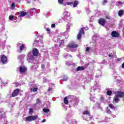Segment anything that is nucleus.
Segmentation results:
<instances>
[{
  "mask_svg": "<svg viewBox=\"0 0 124 124\" xmlns=\"http://www.w3.org/2000/svg\"><path fill=\"white\" fill-rule=\"evenodd\" d=\"M62 19L65 23L68 22L66 25V31H69L70 30V28L72 26V23L70 22V13L66 11H64Z\"/></svg>",
  "mask_w": 124,
  "mask_h": 124,
  "instance_id": "nucleus-1",
  "label": "nucleus"
},
{
  "mask_svg": "<svg viewBox=\"0 0 124 124\" xmlns=\"http://www.w3.org/2000/svg\"><path fill=\"white\" fill-rule=\"evenodd\" d=\"M83 118L85 121H90L93 119V117H91L90 111L85 110L83 111Z\"/></svg>",
  "mask_w": 124,
  "mask_h": 124,
  "instance_id": "nucleus-2",
  "label": "nucleus"
},
{
  "mask_svg": "<svg viewBox=\"0 0 124 124\" xmlns=\"http://www.w3.org/2000/svg\"><path fill=\"white\" fill-rule=\"evenodd\" d=\"M77 47H78V45L74 42H72L68 45L67 48L70 49L71 52H74L75 51V48H77Z\"/></svg>",
  "mask_w": 124,
  "mask_h": 124,
  "instance_id": "nucleus-3",
  "label": "nucleus"
},
{
  "mask_svg": "<svg viewBox=\"0 0 124 124\" xmlns=\"http://www.w3.org/2000/svg\"><path fill=\"white\" fill-rule=\"evenodd\" d=\"M37 118H38V116L37 115L34 116H30L27 117L25 118V120L26 122H32V121H35Z\"/></svg>",
  "mask_w": 124,
  "mask_h": 124,
  "instance_id": "nucleus-4",
  "label": "nucleus"
},
{
  "mask_svg": "<svg viewBox=\"0 0 124 124\" xmlns=\"http://www.w3.org/2000/svg\"><path fill=\"white\" fill-rule=\"evenodd\" d=\"M85 30H88V28H87V29H86L85 28H82L79 31V32L77 36V38L78 40H80V39H81L82 35L84 34L85 33V31H85Z\"/></svg>",
  "mask_w": 124,
  "mask_h": 124,
  "instance_id": "nucleus-5",
  "label": "nucleus"
},
{
  "mask_svg": "<svg viewBox=\"0 0 124 124\" xmlns=\"http://www.w3.org/2000/svg\"><path fill=\"white\" fill-rule=\"evenodd\" d=\"M33 60H34V57H33V55H31V53H29L28 54V58L27 60L28 62H33Z\"/></svg>",
  "mask_w": 124,
  "mask_h": 124,
  "instance_id": "nucleus-6",
  "label": "nucleus"
},
{
  "mask_svg": "<svg viewBox=\"0 0 124 124\" xmlns=\"http://www.w3.org/2000/svg\"><path fill=\"white\" fill-rule=\"evenodd\" d=\"M54 40L55 41V42H60V43L59 45V47H61V48L62 47H63V46H64V41L63 40H61V39H60V38H58L57 39V38H54Z\"/></svg>",
  "mask_w": 124,
  "mask_h": 124,
  "instance_id": "nucleus-7",
  "label": "nucleus"
},
{
  "mask_svg": "<svg viewBox=\"0 0 124 124\" xmlns=\"http://www.w3.org/2000/svg\"><path fill=\"white\" fill-rule=\"evenodd\" d=\"M115 94L116 96H117L118 97H120V98H122V97H124V93L120 91H117L115 92Z\"/></svg>",
  "mask_w": 124,
  "mask_h": 124,
  "instance_id": "nucleus-8",
  "label": "nucleus"
},
{
  "mask_svg": "<svg viewBox=\"0 0 124 124\" xmlns=\"http://www.w3.org/2000/svg\"><path fill=\"white\" fill-rule=\"evenodd\" d=\"M1 62L4 64L5 63H7V57L4 55H2L1 57Z\"/></svg>",
  "mask_w": 124,
  "mask_h": 124,
  "instance_id": "nucleus-9",
  "label": "nucleus"
},
{
  "mask_svg": "<svg viewBox=\"0 0 124 124\" xmlns=\"http://www.w3.org/2000/svg\"><path fill=\"white\" fill-rule=\"evenodd\" d=\"M19 70V72L22 74V73H25L27 71V68L25 66H20Z\"/></svg>",
  "mask_w": 124,
  "mask_h": 124,
  "instance_id": "nucleus-10",
  "label": "nucleus"
},
{
  "mask_svg": "<svg viewBox=\"0 0 124 124\" xmlns=\"http://www.w3.org/2000/svg\"><path fill=\"white\" fill-rule=\"evenodd\" d=\"M19 92H20V90L18 89L15 90L12 94V97H15V96H17L19 94Z\"/></svg>",
  "mask_w": 124,
  "mask_h": 124,
  "instance_id": "nucleus-11",
  "label": "nucleus"
},
{
  "mask_svg": "<svg viewBox=\"0 0 124 124\" xmlns=\"http://www.w3.org/2000/svg\"><path fill=\"white\" fill-rule=\"evenodd\" d=\"M38 49L37 48H33L32 50V54L33 56H34V57H37L38 56L39 54Z\"/></svg>",
  "mask_w": 124,
  "mask_h": 124,
  "instance_id": "nucleus-12",
  "label": "nucleus"
},
{
  "mask_svg": "<svg viewBox=\"0 0 124 124\" xmlns=\"http://www.w3.org/2000/svg\"><path fill=\"white\" fill-rule=\"evenodd\" d=\"M111 35L112 37H119L120 36V34L116 31H113L111 32Z\"/></svg>",
  "mask_w": 124,
  "mask_h": 124,
  "instance_id": "nucleus-13",
  "label": "nucleus"
},
{
  "mask_svg": "<svg viewBox=\"0 0 124 124\" xmlns=\"http://www.w3.org/2000/svg\"><path fill=\"white\" fill-rule=\"evenodd\" d=\"M19 14L20 17H25L26 15H28V13L24 11H20Z\"/></svg>",
  "mask_w": 124,
  "mask_h": 124,
  "instance_id": "nucleus-14",
  "label": "nucleus"
},
{
  "mask_svg": "<svg viewBox=\"0 0 124 124\" xmlns=\"http://www.w3.org/2000/svg\"><path fill=\"white\" fill-rule=\"evenodd\" d=\"M106 22L105 19H103L102 18L99 20V24L101 25V26H105Z\"/></svg>",
  "mask_w": 124,
  "mask_h": 124,
  "instance_id": "nucleus-15",
  "label": "nucleus"
},
{
  "mask_svg": "<svg viewBox=\"0 0 124 124\" xmlns=\"http://www.w3.org/2000/svg\"><path fill=\"white\" fill-rule=\"evenodd\" d=\"M17 46H20V50L22 51L23 49L24 48H26V46H25V44H21L20 43H17Z\"/></svg>",
  "mask_w": 124,
  "mask_h": 124,
  "instance_id": "nucleus-16",
  "label": "nucleus"
},
{
  "mask_svg": "<svg viewBox=\"0 0 124 124\" xmlns=\"http://www.w3.org/2000/svg\"><path fill=\"white\" fill-rule=\"evenodd\" d=\"M24 59H25V55H19L18 57V60H19L20 62H23V61H24Z\"/></svg>",
  "mask_w": 124,
  "mask_h": 124,
  "instance_id": "nucleus-17",
  "label": "nucleus"
},
{
  "mask_svg": "<svg viewBox=\"0 0 124 124\" xmlns=\"http://www.w3.org/2000/svg\"><path fill=\"white\" fill-rule=\"evenodd\" d=\"M82 70H85V67L83 66H78L77 68V71H81Z\"/></svg>",
  "mask_w": 124,
  "mask_h": 124,
  "instance_id": "nucleus-18",
  "label": "nucleus"
},
{
  "mask_svg": "<svg viewBox=\"0 0 124 124\" xmlns=\"http://www.w3.org/2000/svg\"><path fill=\"white\" fill-rule=\"evenodd\" d=\"M53 50H55L56 52H59L60 49H59V46L57 45H55L53 47Z\"/></svg>",
  "mask_w": 124,
  "mask_h": 124,
  "instance_id": "nucleus-19",
  "label": "nucleus"
},
{
  "mask_svg": "<svg viewBox=\"0 0 124 124\" xmlns=\"http://www.w3.org/2000/svg\"><path fill=\"white\" fill-rule=\"evenodd\" d=\"M5 117V114H4V112H0V120H1L2 118Z\"/></svg>",
  "mask_w": 124,
  "mask_h": 124,
  "instance_id": "nucleus-20",
  "label": "nucleus"
},
{
  "mask_svg": "<svg viewBox=\"0 0 124 124\" xmlns=\"http://www.w3.org/2000/svg\"><path fill=\"white\" fill-rule=\"evenodd\" d=\"M113 100L115 101L116 103H118V101H119V97L117 96H115L113 98Z\"/></svg>",
  "mask_w": 124,
  "mask_h": 124,
  "instance_id": "nucleus-21",
  "label": "nucleus"
},
{
  "mask_svg": "<svg viewBox=\"0 0 124 124\" xmlns=\"http://www.w3.org/2000/svg\"><path fill=\"white\" fill-rule=\"evenodd\" d=\"M16 7V4H15V3H13L11 5L10 9H12V10H13V9H15Z\"/></svg>",
  "mask_w": 124,
  "mask_h": 124,
  "instance_id": "nucleus-22",
  "label": "nucleus"
},
{
  "mask_svg": "<svg viewBox=\"0 0 124 124\" xmlns=\"http://www.w3.org/2000/svg\"><path fill=\"white\" fill-rule=\"evenodd\" d=\"M124 10H120L118 12L119 16H121L123 14H124Z\"/></svg>",
  "mask_w": 124,
  "mask_h": 124,
  "instance_id": "nucleus-23",
  "label": "nucleus"
},
{
  "mask_svg": "<svg viewBox=\"0 0 124 124\" xmlns=\"http://www.w3.org/2000/svg\"><path fill=\"white\" fill-rule=\"evenodd\" d=\"M62 81H67V77H66V76H63V79L62 80L60 81V83H61V84H62Z\"/></svg>",
  "mask_w": 124,
  "mask_h": 124,
  "instance_id": "nucleus-24",
  "label": "nucleus"
},
{
  "mask_svg": "<svg viewBox=\"0 0 124 124\" xmlns=\"http://www.w3.org/2000/svg\"><path fill=\"white\" fill-rule=\"evenodd\" d=\"M78 3H79L78 2V1H76V0L75 1L74 3L73 4V7H76L77 6V5H78Z\"/></svg>",
  "mask_w": 124,
  "mask_h": 124,
  "instance_id": "nucleus-25",
  "label": "nucleus"
},
{
  "mask_svg": "<svg viewBox=\"0 0 124 124\" xmlns=\"http://www.w3.org/2000/svg\"><path fill=\"white\" fill-rule=\"evenodd\" d=\"M107 94L108 95H111L112 94V90H108L107 92Z\"/></svg>",
  "mask_w": 124,
  "mask_h": 124,
  "instance_id": "nucleus-26",
  "label": "nucleus"
},
{
  "mask_svg": "<svg viewBox=\"0 0 124 124\" xmlns=\"http://www.w3.org/2000/svg\"><path fill=\"white\" fill-rule=\"evenodd\" d=\"M72 64V63L70 61H68L65 62V65L67 66L71 65Z\"/></svg>",
  "mask_w": 124,
  "mask_h": 124,
  "instance_id": "nucleus-27",
  "label": "nucleus"
},
{
  "mask_svg": "<svg viewBox=\"0 0 124 124\" xmlns=\"http://www.w3.org/2000/svg\"><path fill=\"white\" fill-rule=\"evenodd\" d=\"M64 103L65 104H68V101L67 100V97H65L64 98Z\"/></svg>",
  "mask_w": 124,
  "mask_h": 124,
  "instance_id": "nucleus-28",
  "label": "nucleus"
},
{
  "mask_svg": "<svg viewBox=\"0 0 124 124\" xmlns=\"http://www.w3.org/2000/svg\"><path fill=\"white\" fill-rule=\"evenodd\" d=\"M33 111V109L32 108H30L29 109V114L30 115H31V114H32V112Z\"/></svg>",
  "mask_w": 124,
  "mask_h": 124,
  "instance_id": "nucleus-29",
  "label": "nucleus"
},
{
  "mask_svg": "<svg viewBox=\"0 0 124 124\" xmlns=\"http://www.w3.org/2000/svg\"><path fill=\"white\" fill-rule=\"evenodd\" d=\"M107 2H108V1L107 0H104L102 1V4H103V5H105V4L107 3Z\"/></svg>",
  "mask_w": 124,
  "mask_h": 124,
  "instance_id": "nucleus-30",
  "label": "nucleus"
},
{
  "mask_svg": "<svg viewBox=\"0 0 124 124\" xmlns=\"http://www.w3.org/2000/svg\"><path fill=\"white\" fill-rule=\"evenodd\" d=\"M43 111L45 113H48V112L50 111V109H49V108H44Z\"/></svg>",
  "mask_w": 124,
  "mask_h": 124,
  "instance_id": "nucleus-31",
  "label": "nucleus"
},
{
  "mask_svg": "<svg viewBox=\"0 0 124 124\" xmlns=\"http://www.w3.org/2000/svg\"><path fill=\"white\" fill-rule=\"evenodd\" d=\"M64 57L66 59L67 58H68V57H71V55L68 54H64Z\"/></svg>",
  "mask_w": 124,
  "mask_h": 124,
  "instance_id": "nucleus-32",
  "label": "nucleus"
},
{
  "mask_svg": "<svg viewBox=\"0 0 124 124\" xmlns=\"http://www.w3.org/2000/svg\"><path fill=\"white\" fill-rule=\"evenodd\" d=\"M29 11L30 12H35V8H31L30 10H29Z\"/></svg>",
  "mask_w": 124,
  "mask_h": 124,
  "instance_id": "nucleus-33",
  "label": "nucleus"
},
{
  "mask_svg": "<svg viewBox=\"0 0 124 124\" xmlns=\"http://www.w3.org/2000/svg\"><path fill=\"white\" fill-rule=\"evenodd\" d=\"M86 13L88 14V15H89V14H90V13H91V10H90V9H86Z\"/></svg>",
  "mask_w": 124,
  "mask_h": 124,
  "instance_id": "nucleus-34",
  "label": "nucleus"
},
{
  "mask_svg": "<svg viewBox=\"0 0 124 124\" xmlns=\"http://www.w3.org/2000/svg\"><path fill=\"white\" fill-rule=\"evenodd\" d=\"M63 0H58V2L60 4H62L63 3Z\"/></svg>",
  "mask_w": 124,
  "mask_h": 124,
  "instance_id": "nucleus-35",
  "label": "nucleus"
},
{
  "mask_svg": "<svg viewBox=\"0 0 124 124\" xmlns=\"http://www.w3.org/2000/svg\"><path fill=\"white\" fill-rule=\"evenodd\" d=\"M9 20H11V21H12V20H13V19H14V16H10L9 17Z\"/></svg>",
  "mask_w": 124,
  "mask_h": 124,
  "instance_id": "nucleus-36",
  "label": "nucleus"
},
{
  "mask_svg": "<svg viewBox=\"0 0 124 124\" xmlns=\"http://www.w3.org/2000/svg\"><path fill=\"white\" fill-rule=\"evenodd\" d=\"M66 4H67V5H71H71L73 4V2H68L66 3Z\"/></svg>",
  "mask_w": 124,
  "mask_h": 124,
  "instance_id": "nucleus-37",
  "label": "nucleus"
},
{
  "mask_svg": "<svg viewBox=\"0 0 124 124\" xmlns=\"http://www.w3.org/2000/svg\"><path fill=\"white\" fill-rule=\"evenodd\" d=\"M37 90H38V88H33L32 92H33V93H35L36 92H37Z\"/></svg>",
  "mask_w": 124,
  "mask_h": 124,
  "instance_id": "nucleus-38",
  "label": "nucleus"
},
{
  "mask_svg": "<svg viewBox=\"0 0 124 124\" xmlns=\"http://www.w3.org/2000/svg\"><path fill=\"white\" fill-rule=\"evenodd\" d=\"M36 103L37 104H38V103H41V101L39 99H37L36 100Z\"/></svg>",
  "mask_w": 124,
  "mask_h": 124,
  "instance_id": "nucleus-39",
  "label": "nucleus"
},
{
  "mask_svg": "<svg viewBox=\"0 0 124 124\" xmlns=\"http://www.w3.org/2000/svg\"><path fill=\"white\" fill-rule=\"evenodd\" d=\"M109 107L111 108V109H114V107L113 105L111 104L109 105Z\"/></svg>",
  "mask_w": 124,
  "mask_h": 124,
  "instance_id": "nucleus-40",
  "label": "nucleus"
},
{
  "mask_svg": "<svg viewBox=\"0 0 124 124\" xmlns=\"http://www.w3.org/2000/svg\"><path fill=\"white\" fill-rule=\"evenodd\" d=\"M107 113L108 114H111V113H112V112L111 111V110L110 109H107Z\"/></svg>",
  "mask_w": 124,
  "mask_h": 124,
  "instance_id": "nucleus-41",
  "label": "nucleus"
},
{
  "mask_svg": "<svg viewBox=\"0 0 124 124\" xmlns=\"http://www.w3.org/2000/svg\"><path fill=\"white\" fill-rule=\"evenodd\" d=\"M108 57L109 58H114V55H113V54H109Z\"/></svg>",
  "mask_w": 124,
  "mask_h": 124,
  "instance_id": "nucleus-42",
  "label": "nucleus"
},
{
  "mask_svg": "<svg viewBox=\"0 0 124 124\" xmlns=\"http://www.w3.org/2000/svg\"><path fill=\"white\" fill-rule=\"evenodd\" d=\"M45 67V65H44V64H42L41 65L42 69H44Z\"/></svg>",
  "mask_w": 124,
  "mask_h": 124,
  "instance_id": "nucleus-43",
  "label": "nucleus"
},
{
  "mask_svg": "<svg viewBox=\"0 0 124 124\" xmlns=\"http://www.w3.org/2000/svg\"><path fill=\"white\" fill-rule=\"evenodd\" d=\"M86 51H87V52H89V51H90V47H87L86 48Z\"/></svg>",
  "mask_w": 124,
  "mask_h": 124,
  "instance_id": "nucleus-44",
  "label": "nucleus"
},
{
  "mask_svg": "<svg viewBox=\"0 0 124 124\" xmlns=\"http://www.w3.org/2000/svg\"><path fill=\"white\" fill-rule=\"evenodd\" d=\"M55 27H56V24H52L51 25V28H55Z\"/></svg>",
  "mask_w": 124,
  "mask_h": 124,
  "instance_id": "nucleus-45",
  "label": "nucleus"
},
{
  "mask_svg": "<svg viewBox=\"0 0 124 124\" xmlns=\"http://www.w3.org/2000/svg\"><path fill=\"white\" fill-rule=\"evenodd\" d=\"M118 3H119L120 5H122V4H123V2H122V1H119V2H118Z\"/></svg>",
  "mask_w": 124,
  "mask_h": 124,
  "instance_id": "nucleus-46",
  "label": "nucleus"
},
{
  "mask_svg": "<svg viewBox=\"0 0 124 124\" xmlns=\"http://www.w3.org/2000/svg\"><path fill=\"white\" fill-rule=\"evenodd\" d=\"M46 31H50L51 29H50L49 28H47V29H46Z\"/></svg>",
  "mask_w": 124,
  "mask_h": 124,
  "instance_id": "nucleus-47",
  "label": "nucleus"
},
{
  "mask_svg": "<svg viewBox=\"0 0 124 124\" xmlns=\"http://www.w3.org/2000/svg\"><path fill=\"white\" fill-rule=\"evenodd\" d=\"M50 91H52V88H48V92H50Z\"/></svg>",
  "mask_w": 124,
  "mask_h": 124,
  "instance_id": "nucleus-48",
  "label": "nucleus"
},
{
  "mask_svg": "<svg viewBox=\"0 0 124 124\" xmlns=\"http://www.w3.org/2000/svg\"><path fill=\"white\" fill-rule=\"evenodd\" d=\"M103 64L106 63V61L105 60H103Z\"/></svg>",
  "mask_w": 124,
  "mask_h": 124,
  "instance_id": "nucleus-49",
  "label": "nucleus"
},
{
  "mask_svg": "<svg viewBox=\"0 0 124 124\" xmlns=\"http://www.w3.org/2000/svg\"><path fill=\"white\" fill-rule=\"evenodd\" d=\"M122 68H124V63L122 65Z\"/></svg>",
  "mask_w": 124,
  "mask_h": 124,
  "instance_id": "nucleus-50",
  "label": "nucleus"
},
{
  "mask_svg": "<svg viewBox=\"0 0 124 124\" xmlns=\"http://www.w3.org/2000/svg\"><path fill=\"white\" fill-rule=\"evenodd\" d=\"M26 1H27L28 3H31V1H30V0H26Z\"/></svg>",
  "mask_w": 124,
  "mask_h": 124,
  "instance_id": "nucleus-51",
  "label": "nucleus"
},
{
  "mask_svg": "<svg viewBox=\"0 0 124 124\" xmlns=\"http://www.w3.org/2000/svg\"><path fill=\"white\" fill-rule=\"evenodd\" d=\"M46 122V120L45 119H44L42 120V123H45Z\"/></svg>",
  "mask_w": 124,
  "mask_h": 124,
  "instance_id": "nucleus-52",
  "label": "nucleus"
},
{
  "mask_svg": "<svg viewBox=\"0 0 124 124\" xmlns=\"http://www.w3.org/2000/svg\"><path fill=\"white\" fill-rule=\"evenodd\" d=\"M46 79H44L43 80L44 83L46 82Z\"/></svg>",
  "mask_w": 124,
  "mask_h": 124,
  "instance_id": "nucleus-53",
  "label": "nucleus"
},
{
  "mask_svg": "<svg viewBox=\"0 0 124 124\" xmlns=\"http://www.w3.org/2000/svg\"><path fill=\"white\" fill-rule=\"evenodd\" d=\"M90 99H91V101L92 100V101H93V102H94V101H95V100H93V98H91Z\"/></svg>",
  "mask_w": 124,
  "mask_h": 124,
  "instance_id": "nucleus-54",
  "label": "nucleus"
},
{
  "mask_svg": "<svg viewBox=\"0 0 124 124\" xmlns=\"http://www.w3.org/2000/svg\"><path fill=\"white\" fill-rule=\"evenodd\" d=\"M117 61H118V62H120V61H121V59L118 58V59H117Z\"/></svg>",
  "mask_w": 124,
  "mask_h": 124,
  "instance_id": "nucleus-55",
  "label": "nucleus"
},
{
  "mask_svg": "<svg viewBox=\"0 0 124 124\" xmlns=\"http://www.w3.org/2000/svg\"><path fill=\"white\" fill-rule=\"evenodd\" d=\"M95 77H96L97 78H98V77H99V76L96 75V76H95Z\"/></svg>",
  "mask_w": 124,
  "mask_h": 124,
  "instance_id": "nucleus-56",
  "label": "nucleus"
},
{
  "mask_svg": "<svg viewBox=\"0 0 124 124\" xmlns=\"http://www.w3.org/2000/svg\"><path fill=\"white\" fill-rule=\"evenodd\" d=\"M1 87H2L3 84H2V83H1Z\"/></svg>",
  "mask_w": 124,
  "mask_h": 124,
  "instance_id": "nucleus-57",
  "label": "nucleus"
},
{
  "mask_svg": "<svg viewBox=\"0 0 124 124\" xmlns=\"http://www.w3.org/2000/svg\"><path fill=\"white\" fill-rule=\"evenodd\" d=\"M31 92H32V89H31Z\"/></svg>",
  "mask_w": 124,
  "mask_h": 124,
  "instance_id": "nucleus-58",
  "label": "nucleus"
},
{
  "mask_svg": "<svg viewBox=\"0 0 124 124\" xmlns=\"http://www.w3.org/2000/svg\"><path fill=\"white\" fill-rule=\"evenodd\" d=\"M37 0H34L35 1H36Z\"/></svg>",
  "mask_w": 124,
  "mask_h": 124,
  "instance_id": "nucleus-59",
  "label": "nucleus"
},
{
  "mask_svg": "<svg viewBox=\"0 0 124 124\" xmlns=\"http://www.w3.org/2000/svg\"><path fill=\"white\" fill-rule=\"evenodd\" d=\"M99 72H100V73H101V72L100 71H99Z\"/></svg>",
  "mask_w": 124,
  "mask_h": 124,
  "instance_id": "nucleus-60",
  "label": "nucleus"
},
{
  "mask_svg": "<svg viewBox=\"0 0 124 124\" xmlns=\"http://www.w3.org/2000/svg\"><path fill=\"white\" fill-rule=\"evenodd\" d=\"M108 19H110V18H109V17H108Z\"/></svg>",
  "mask_w": 124,
  "mask_h": 124,
  "instance_id": "nucleus-61",
  "label": "nucleus"
},
{
  "mask_svg": "<svg viewBox=\"0 0 124 124\" xmlns=\"http://www.w3.org/2000/svg\"><path fill=\"white\" fill-rule=\"evenodd\" d=\"M54 84H52V86H54Z\"/></svg>",
  "mask_w": 124,
  "mask_h": 124,
  "instance_id": "nucleus-62",
  "label": "nucleus"
},
{
  "mask_svg": "<svg viewBox=\"0 0 124 124\" xmlns=\"http://www.w3.org/2000/svg\"><path fill=\"white\" fill-rule=\"evenodd\" d=\"M4 86L5 87V85L4 84Z\"/></svg>",
  "mask_w": 124,
  "mask_h": 124,
  "instance_id": "nucleus-63",
  "label": "nucleus"
},
{
  "mask_svg": "<svg viewBox=\"0 0 124 124\" xmlns=\"http://www.w3.org/2000/svg\"><path fill=\"white\" fill-rule=\"evenodd\" d=\"M64 5H66V4H64Z\"/></svg>",
  "mask_w": 124,
  "mask_h": 124,
  "instance_id": "nucleus-64",
  "label": "nucleus"
}]
</instances>
